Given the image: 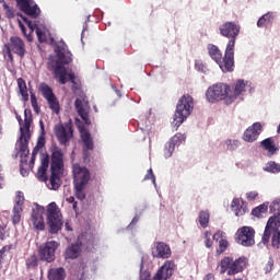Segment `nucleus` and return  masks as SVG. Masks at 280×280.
I'll return each mask as SVG.
<instances>
[{
  "label": "nucleus",
  "mask_w": 280,
  "mask_h": 280,
  "mask_svg": "<svg viewBox=\"0 0 280 280\" xmlns=\"http://www.w3.org/2000/svg\"><path fill=\"white\" fill-rule=\"evenodd\" d=\"M226 248H229V241L222 238L219 241V247L217 248V255L220 256L222 253L226 252Z\"/></svg>",
  "instance_id": "obj_39"
},
{
  "label": "nucleus",
  "mask_w": 280,
  "mask_h": 280,
  "mask_svg": "<svg viewBox=\"0 0 280 280\" xmlns=\"http://www.w3.org/2000/svg\"><path fill=\"white\" fill-rule=\"evenodd\" d=\"M21 213H23V208L13 207V215H12L13 224H19V222H21Z\"/></svg>",
  "instance_id": "obj_38"
},
{
  "label": "nucleus",
  "mask_w": 280,
  "mask_h": 280,
  "mask_svg": "<svg viewBox=\"0 0 280 280\" xmlns=\"http://www.w3.org/2000/svg\"><path fill=\"white\" fill-rule=\"evenodd\" d=\"M137 222H139V217H135L130 223V226H132V224H137Z\"/></svg>",
  "instance_id": "obj_64"
},
{
  "label": "nucleus",
  "mask_w": 280,
  "mask_h": 280,
  "mask_svg": "<svg viewBox=\"0 0 280 280\" xmlns=\"http://www.w3.org/2000/svg\"><path fill=\"white\" fill-rule=\"evenodd\" d=\"M231 207L237 218H240L246 213V208H244V206H242L240 199H237V198L233 199Z\"/></svg>",
  "instance_id": "obj_31"
},
{
  "label": "nucleus",
  "mask_w": 280,
  "mask_h": 280,
  "mask_svg": "<svg viewBox=\"0 0 280 280\" xmlns=\"http://www.w3.org/2000/svg\"><path fill=\"white\" fill-rule=\"evenodd\" d=\"M84 189H86V186L84 185H74V196L78 198V200H84L86 198V194H84Z\"/></svg>",
  "instance_id": "obj_36"
},
{
  "label": "nucleus",
  "mask_w": 280,
  "mask_h": 280,
  "mask_svg": "<svg viewBox=\"0 0 280 280\" xmlns=\"http://www.w3.org/2000/svg\"><path fill=\"white\" fill-rule=\"evenodd\" d=\"M50 172V185L56 191L60 189L62 176L65 175V153L60 147H54L51 149Z\"/></svg>",
  "instance_id": "obj_2"
},
{
  "label": "nucleus",
  "mask_w": 280,
  "mask_h": 280,
  "mask_svg": "<svg viewBox=\"0 0 280 280\" xmlns=\"http://www.w3.org/2000/svg\"><path fill=\"white\" fill-rule=\"evenodd\" d=\"M195 69H197V71H200V73H206L207 66H205V62H202V60L198 59L195 61Z\"/></svg>",
  "instance_id": "obj_46"
},
{
  "label": "nucleus",
  "mask_w": 280,
  "mask_h": 280,
  "mask_svg": "<svg viewBox=\"0 0 280 280\" xmlns=\"http://www.w3.org/2000/svg\"><path fill=\"white\" fill-rule=\"evenodd\" d=\"M82 253L80 244H71L65 252L66 259H78Z\"/></svg>",
  "instance_id": "obj_27"
},
{
  "label": "nucleus",
  "mask_w": 280,
  "mask_h": 280,
  "mask_svg": "<svg viewBox=\"0 0 280 280\" xmlns=\"http://www.w3.org/2000/svg\"><path fill=\"white\" fill-rule=\"evenodd\" d=\"M203 280H215V277H213L211 273H208Z\"/></svg>",
  "instance_id": "obj_63"
},
{
  "label": "nucleus",
  "mask_w": 280,
  "mask_h": 280,
  "mask_svg": "<svg viewBox=\"0 0 280 280\" xmlns=\"http://www.w3.org/2000/svg\"><path fill=\"white\" fill-rule=\"evenodd\" d=\"M39 91L43 97L46 98L50 110H52L55 115H58L60 113V102H58L56 94H54V90H51L47 83H40Z\"/></svg>",
  "instance_id": "obj_13"
},
{
  "label": "nucleus",
  "mask_w": 280,
  "mask_h": 280,
  "mask_svg": "<svg viewBox=\"0 0 280 280\" xmlns=\"http://www.w3.org/2000/svg\"><path fill=\"white\" fill-rule=\"evenodd\" d=\"M225 144L228 145V150H237L240 148V141L238 140H226Z\"/></svg>",
  "instance_id": "obj_45"
},
{
  "label": "nucleus",
  "mask_w": 280,
  "mask_h": 280,
  "mask_svg": "<svg viewBox=\"0 0 280 280\" xmlns=\"http://www.w3.org/2000/svg\"><path fill=\"white\" fill-rule=\"evenodd\" d=\"M39 147L36 145L34 149H33V152H32V156H35L36 158V154H38V151H39Z\"/></svg>",
  "instance_id": "obj_61"
},
{
  "label": "nucleus",
  "mask_w": 280,
  "mask_h": 280,
  "mask_svg": "<svg viewBox=\"0 0 280 280\" xmlns=\"http://www.w3.org/2000/svg\"><path fill=\"white\" fill-rule=\"evenodd\" d=\"M49 280H65V268H52L48 271Z\"/></svg>",
  "instance_id": "obj_30"
},
{
  "label": "nucleus",
  "mask_w": 280,
  "mask_h": 280,
  "mask_svg": "<svg viewBox=\"0 0 280 280\" xmlns=\"http://www.w3.org/2000/svg\"><path fill=\"white\" fill-rule=\"evenodd\" d=\"M272 21H275V15L272 13L264 14L257 22L258 27H268V25H272Z\"/></svg>",
  "instance_id": "obj_32"
},
{
  "label": "nucleus",
  "mask_w": 280,
  "mask_h": 280,
  "mask_svg": "<svg viewBox=\"0 0 280 280\" xmlns=\"http://www.w3.org/2000/svg\"><path fill=\"white\" fill-rule=\"evenodd\" d=\"M20 174L22 176H27V170H25V166H20Z\"/></svg>",
  "instance_id": "obj_60"
},
{
  "label": "nucleus",
  "mask_w": 280,
  "mask_h": 280,
  "mask_svg": "<svg viewBox=\"0 0 280 280\" xmlns=\"http://www.w3.org/2000/svg\"><path fill=\"white\" fill-rule=\"evenodd\" d=\"M280 213L279 215L270 217L262 235V244H268L271 237V246L272 248H280Z\"/></svg>",
  "instance_id": "obj_7"
},
{
  "label": "nucleus",
  "mask_w": 280,
  "mask_h": 280,
  "mask_svg": "<svg viewBox=\"0 0 280 280\" xmlns=\"http://www.w3.org/2000/svg\"><path fill=\"white\" fill-rule=\"evenodd\" d=\"M81 139L83 142V156L84 159H89V150H93L94 143L93 138L91 137V132L86 129L81 130Z\"/></svg>",
  "instance_id": "obj_23"
},
{
  "label": "nucleus",
  "mask_w": 280,
  "mask_h": 280,
  "mask_svg": "<svg viewBox=\"0 0 280 280\" xmlns=\"http://www.w3.org/2000/svg\"><path fill=\"white\" fill-rule=\"evenodd\" d=\"M74 107L75 110L78 112L79 117H81V119H83V121H89V112H86V109H84V105L82 103V100L77 98L74 102Z\"/></svg>",
  "instance_id": "obj_29"
},
{
  "label": "nucleus",
  "mask_w": 280,
  "mask_h": 280,
  "mask_svg": "<svg viewBox=\"0 0 280 280\" xmlns=\"http://www.w3.org/2000/svg\"><path fill=\"white\" fill-rule=\"evenodd\" d=\"M30 135L25 136L22 129V135L20 136V156L27 159L30 156Z\"/></svg>",
  "instance_id": "obj_25"
},
{
  "label": "nucleus",
  "mask_w": 280,
  "mask_h": 280,
  "mask_svg": "<svg viewBox=\"0 0 280 280\" xmlns=\"http://www.w3.org/2000/svg\"><path fill=\"white\" fill-rule=\"evenodd\" d=\"M35 32L39 43H45L47 40V35H45V32H43V30L37 27Z\"/></svg>",
  "instance_id": "obj_47"
},
{
  "label": "nucleus",
  "mask_w": 280,
  "mask_h": 280,
  "mask_svg": "<svg viewBox=\"0 0 280 280\" xmlns=\"http://www.w3.org/2000/svg\"><path fill=\"white\" fill-rule=\"evenodd\" d=\"M241 30L242 26L236 22H225L219 27L221 36L229 38L226 44V54L229 56H231V52L235 49V42L237 40V36H240Z\"/></svg>",
  "instance_id": "obj_8"
},
{
  "label": "nucleus",
  "mask_w": 280,
  "mask_h": 280,
  "mask_svg": "<svg viewBox=\"0 0 280 280\" xmlns=\"http://www.w3.org/2000/svg\"><path fill=\"white\" fill-rule=\"evenodd\" d=\"M49 168V154H43L42 164L37 171V178L42 183H47V170Z\"/></svg>",
  "instance_id": "obj_24"
},
{
  "label": "nucleus",
  "mask_w": 280,
  "mask_h": 280,
  "mask_svg": "<svg viewBox=\"0 0 280 280\" xmlns=\"http://www.w3.org/2000/svg\"><path fill=\"white\" fill-rule=\"evenodd\" d=\"M261 130V122H254L244 131L243 141H246L247 143H254L256 139H259Z\"/></svg>",
  "instance_id": "obj_19"
},
{
  "label": "nucleus",
  "mask_w": 280,
  "mask_h": 280,
  "mask_svg": "<svg viewBox=\"0 0 280 280\" xmlns=\"http://www.w3.org/2000/svg\"><path fill=\"white\" fill-rule=\"evenodd\" d=\"M185 139H187V137L183 133H176L175 136H173L170 139V141L166 142L165 144V149H164L165 159H170L172 154H174V150L176 149V145H180V143H183Z\"/></svg>",
  "instance_id": "obj_20"
},
{
  "label": "nucleus",
  "mask_w": 280,
  "mask_h": 280,
  "mask_svg": "<svg viewBox=\"0 0 280 280\" xmlns=\"http://www.w3.org/2000/svg\"><path fill=\"white\" fill-rule=\"evenodd\" d=\"M264 170L265 172H269L270 174H279L280 164L275 161H270L266 164V167Z\"/></svg>",
  "instance_id": "obj_34"
},
{
  "label": "nucleus",
  "mask_w": 280,
  "mask_h": 280,
  "mask_svg": "<svg viewBox=\"0 0 280 280\" xmlns=\"http://www.w3.org/2000/svg\"><path fill=\"white\" fill-rule=\"evenodd\" d=\"M2 54L4 58H8L9 62H14V56L19 58H25L27 54V48L25 46V40L19 36H11L8 44H4Z\"/></svg>",
  "instance_id": "obj_6"
},
{
  "label": "nucleus",
  "mask_w": 280,
  "mask_h": 280,
  "mask_svg": "<svg viewBox=\"0 0 280 280\" xmlns=\"http://www.w3.org/2000/svg\"><path fill=\"white\" fill-rule=\"evenodd\" d=\"M207 49L210 58H212V60L219 65L223 73L233 71L235 67V49H232L231 54L228 55L225 48L224 57H222V50H220V48L213 44H208Z\"/></svg>",
  "instance_id": "obj_3"
},
{
  "label": "nucleus",
  "mask_w": 280,
  "mask_h": 280,
  "mask_svg": "<svg viewBox=\"0 0 280 280\" xmlns=\"http://www.w3.org/2000/svg\"><path fill=\"white\" fill-rule=\"evenodd\" d=\"M0 240H5V226L0 225Z\"/></svg>",
  "instance_id": "obj_55"
},
{
  "label": "nucleus",
  "mask_w": 280,
  "mask_h": 280,
  "mask_svg": "<svg viewBox=\"0 0 280 280\" xmlns=\"http://www.w3.org/2000/svg\"><path fill=\"white\" fill-rule=\"evenodd\" d=\"M24 202H25V197L23 196V192L19 191L15 197V203L13 207H18V209H23Z\"/></svg>",
  "instance_id": "obj_42"
},
{
  "label": "nucleus",
  "mask_w": 280,
  "mask_h": 280,
  "mask_svg": "<svg viewBox=\"0 0 280 280\" xmlns=\"http://www.w3.org/2000/svg\"><path fill=\"white\" fill-rule=\"evenodd\" d=\"M262 148L265 150H268V152L275 153L277 152V148L275 147V142L272 141L271 138H267L261 142Z\"/></svg>",
  "instance_id": "obj_37"
},
{
  "label": "nucleus",
  "mask_w": 280,
  "mask_h": 280,
  "mask_svg": "<svg viewBox=\"0 0 280 280\" xmlns=\"http://www.w3.org/2000/svg\"><path fill=\"white\" fill-rule=\"evenodd\" d=\"M20 167H25V165H27V158L25 156H20Z\"/></svg>",
  "instance_id": "obj_57"
},
{
  "label": "nucleus",
  "mask_w": 280,
  "mask_h": 280,
  "mask_svg": "<svg viewBox=\"0 0 280 280\" xmlns=\"http://www.w3.org/2000/svg\"><path fill=\"white\" fill-rule=\"evenodd\" d=\"M34 163H36V156H32L28 163L30 170H34Z\"/></svg>",
  "instance_id": "obj_58"
},
{
  "label": "nucleus",
  "mask_w": 280,
  "mask_h": 280,
  "mask_svg": "<svg viewBox=\"0 0 280 280\" xmlns=\"http://www.w3.org/2000/svg\"><path fill=\"white\" fill-rule=\"evenodd\" d=\"M140 280H152L150 271H143V260L140 264Z\"/></svg>",
  "instance_id": "obj_44"
},
{
  "label": "nucleus",
  "mask_w": 280,
  "mask_h": 280,
  "mask_svg": "<svg viewBox=\"0 0 280 280\" xmlns=\"http://www.w3.org/2000/svg\"><path fill=\"white\" fill-rule=\"evenodd\" d=\"M175 270L176 264L174 260H166L153 276L152 280H167L174 275Z\"/></svg>",
  "instance_id": "obj_16"
},
{
  "label": "nucleus",
  "mask_w": 280,
  "mask_h": 280,
  "mask_svg": "<svg viewBox=\"0 0 280 280\" xmlns=\"http://www.w3.org/2000/svg\"><path fill=\"white\" fill-rule=\"evenodd\" d=\"M205 246L206 248H211V246H213V241H211V238H205Z\"/></svg>",
  "instance_id": "obj_56"
},
{
  "label": "nucleus",
  "mask_w": 280,
  "mask_h": 280,
  "mask_svg": "<svg viewBox=\"0 0 280 280\" xmlns=\"http://www.w3.org/2000/svg\"><path fill=\"white\" fill-rule=\"evenodd\" d=\"M236 242L241 246H255V229L250 226H242L236 232Z\"/></svg>",
  "instance_id": "obj_14"
},
{
  "label": "nucleus",
  "mask_w": 280,
  "mask_h": 280,
  "mask_svg": "<svg viewBox=\"0 0 280 280\" xmlns=\"http://www.w3.org/2000/svg\"><path fill=\"white\" fill-rule=\"evenodd\" d=\"M192 110L194 97L189 94L183 95L177 102L173 125L176 128H179L185 119L191 115Z\"/></svg>",
  "instance_id": "obj_5"
},
{
  "label": "nucleus",
  "mask_w": 280,
  "mask_h": 280,
  "mask_svg": "<svg viewBox=\"0 0 280 280\" xmlns=\"http://www.w3.org/2000/svg\"><path fill=\"white\" fill-rule=\"evenodd\" d=\"M198 220H199L200 226H202V229H207V226H209V220H210L209 211L201 210L199 212Z\"/></svg>",
  "instance_id": "obj_33"
},
{
  "label": "nucleus",
  "mask_w": 280,
  "mask_h": 280,
  "mask_svg": "<svg viewBox=\"0 0 280 280\" xmlns=\"http://www.w3.org/2000/svg\"><path fill=\"white\" fill-rule=\"evenodd\" d=\"M57 56L58 59L55 62H51L55 80H57L59 84H67L70 81L72 84L73 93H78V91L81 89V85L80 82L75 80V73H68L67 68H65V65H71L73 62V55L71 51H67L65 48H62L59 49Z\"/></svg>",
  "instance_id": "obj_1"
},
{
  "label": "nucleus",
  "mask_w": 280,
  "mask_h": 280,
  "mask_svg": "<svg viewBox=\"0 0 280 280\" xmlns=\"http://www.w3.org/2000/svg\"><path fill=\"white\" fill-rule=\"evenodd\" d=\"M19 93L22 96V102H30V93L27 92V82H25V79L19 78L16 80Z\"/></svg>",
  "instance_id": "obj_28"
},
{
  "label": "nucleus",
  "mask_w": 280,
  "mask_h": 280,
  "mask_svg": "<svg viewBox=\"0 0 280 280\" xmlns=\"http://www.w3.org/2000/svg\"><path fill=\"white\" fill-rule=\"evenodd\" d=\"M44 213V207H36L32 211L31 221L33 222V226L36 229V231H45V218L43 217Z\"/></svg>",
  "instance_id": "obj_21"
},
{
  "label": "nucleus",
  "mask_w": 280,
  "mask_h": 280,
  "mask_svg": "<svg viewBox=\"0 0 280 280\" xmlns=\"http://www.w3.org/2000/svg\"><path fill=\"white\" fill-rule=\"evenodd\" d=\"M20 10L31 16V19H38L40 16V9L38 4L30 2V0H15Z\"/></svg>",
  "instance_id": "obj_17"
},
{
  "label": "nucleus",
  "mask_w": 280,
  "mask_h": 280,
  "mask_svg": "<svg viewBox=\"0 0 280 280\" xmlns=\"http://www.w3.org/2000/svg\"><path fill=\"white\" fill-rule=\"evenodd\" d=\"M206 97L210 104H215V102H222V100H224L225 104L229 105V84H213L212 86L208 88L206 92Z\"/></svg>",
  "instance_id": "obj_10"
},
{
  "label": "nucleus",
  "mask_w": 280,
  "mask_h": 280,
  "mask_svg": "<svg viewBox=\"0 0 280 280\" xmlns=\"http://www.w3.org/2000/svg\"><path fill=\"white\" fill-rule=\"evenodd\" d=\"M258 196H259V192L255 190L246 192L247 200H255Z\"/></svg>",
  "instance_id": "obj_50"
},
{
  "label": "nucleus",
  "mask_w": 280,
  "mask_h": 280,
  "mask_svg": "<svg viewBox=\"0 0 280 280\" xmlns=\"http://www.w3.org/2000/svg\"><path fill=\"white\" fill-rule=\"evenodd\" d=\"M33 121H34V119L32 117V110L25 109L24 110V125L22 127H20L21 135L24 133L25 137H27V135H30V128H32Z\"/></svg>",
  "instance_id": "obj_26"
},
{
  "label": "nucleus",
  "mask_w": 280,
  "mask_h": 280,
  "mask_svg": "<svg viewBox=\"0 0 280 280\" xmlns=\"http://www.w3.org/2000/svg\"><path fill=\"white\" fill-rule=\"evenodd\" d=\"M11 246H3L1 249H0V264L3 261V255H5V253L10 252L11 250Z\"/></svg>",
  "instance_id": "obj_49"
},
{
  "label": "nucleus",
  "mask_w": 280,
  "mask_h": 280,
  "mask_svg": "<svg viewBox=\"0 0 280 280\" xmlns=\"http://www.w3.org/2000/svg\"><path fill=\"white\" fill-rule=\"evenodd\" d=\"M152 256L156 259H170L172 257V248L163 242H156L155 247L152 249Z\"/></svg>",
  "instance_id": "obj_22"
},
{
  "label": "nucleus",
  "mask_w": 280,
  "mask_h": 280,
  "mask_svg": "<svg viewBox=\"0 0 280 280\" xmlns=\"http://www.w3.org/2000/svg\"><path fill=\"white\" fill-rule=\"evenodd\" d=\"M246 266H248V259L244 256H241L234 259L231 256H225L220 260L218 270L220 275H228V277H235V275H240V272H244L246 270Z\"/></svg>",
  "instance_id": "obj_4"
},
{
  "label": "nucleus",
  "mask_w": 280,
  "mask_h": 280,
  "mask_svg": "<svg viewBox=\"0 0 280 280\" xmlns=\"http://www.w3.org/2000/svg\"><path fill=\"white\" fill-rule=\"evenodd\" d=\"M31 105L33 107L34 113L38 115V113H40V106H38V98H36V94L34 93L31 94Z\"/></svg>",
  "instance_id": "obj_41"
},
{
  "label": "nucleus",
  "mask_w": 280,
  "mask_h": 280,
  "mask_svg": "<svg viewBox=\"0 0 280 280\" xmlns=\"http://www.w3.org/2000/svg\"><path fill=\"white\" fill-rule=\"evenodd\" d=\"M268 211V203H262L252 210V215H255V218H261L262 213H266Z\"/></svg>",
  "instance_id": "obj_35"
},
{
  "label": "nucleus",
  "mask_w": 280,
  "mask_h": 280,
  "mask_svg": "<svg viewBox=\"0 0 280 280\" xmlns=\"http://www.w3.org/2000/svg\"><path fill=\"white\" fill-rule=\"evenodd\" d=\"M222 231H218L217 233L213 234V240L218 242V240H222Z\"/></svg>",
  "instance_id": "obj_54"
},
{
  "label": "nucleus",
  "mask_w": 280,
  "mask_h": 280,
  "mask_svg": "<svg viewBox=\"0 0 280 280\" xmlns=\"http://www.w3.org/2000/svg\"><path fill=\"white\" fill-rule=\"evenodd\" d=\"M211 238V231H206L203 234V240H209Z\"/></svg>",
  "instance_id": "obj_62"
},
{
  "label": "nucleus",
  "mask_w": 280,
  "mask_h": 280,
  "mask_svg": "<svg viewBox=\"0 0 280 280\" xmlns=\"http://www.w3.org/2000/svg\"><path fill=\"white\" fill-rule=\"evenodd\" d=\"M270 213H276L275 215H279L280 213V199H275L269 206Z\"/></svg>",
  "instance_id": "obj_40"
},
{
  "label": "nucleus",
  "mask_w": 280,
  "mask_h": 280,
  "mask_svg": "<svg viewBox=\"0 0 280 280\" xmlns=\"http://www.w3.org/2000/svg\"><path fill=\"white\" fill-rule=\"evenodd\" d=\"M54 132L60 145H67L73 139V122L70 120L66 124H58L55 126Z\"/></svg>",
  "instance_id": "obj_12"
},
{
  "label": "nucleus",
  "mask_w": 280,
  "mask_h": 280,
  "mask_svg": "<svg viewBox=\"0 0 280 280\" xmlns=\"http://www.w3.org/2000/svg\"><path fill=\"white\" fill-rule=\"evenodd\" d=\"M73 185L86 186L91 180V172L80 164L72 165Z\"/></svg>",
  "instance_id": "obj_15"
},
{
  "label": "nucleus",
  "mask_w": 280,
  "mask_h": 280,
  "mask_svg": "<svg viewBox=\"0 0 280 280\" xmlns=\"http://www.w3.org/2000/svg\"><path fill=\"white\" fill-rule=\"evenodd\" d=\"M0 2L2 3V8L7 14V19H14V11L12 10V8H10V5H8V3H5V0H1Z\"/></svg>",
  "instance_id": "obj_43"
},
{
  "label": "nucleus",
  "mask_w": 280,
  "mask_h": 280,
  "mask_svg": "<svg viewBox=\"0 0 280 280\" xmlns=\"http://www.w3.org/2000/svg\"><path fill=\"white\" fill-rule=\"evenodd\" d=\"M58 242L48 241L42 244L38 248V257L40 261H46L47 264H51L56 261V250H58Z\"/></svg>",
  "instance_id": "obj_11"
},
{
  "label": "nucleus",
  "mask_w": 280,
  "mask_h": 280,
  "mask_svg": "<svg viewBox=\"0 0 280 280\" xmlns=\"http://www.w3.org/2000/svg\"><path fill=\"white\" fill-rule=\"evenodd\" d=\"M62 213L60 208L56 202H51L47 207V225L49 228V233L56 235L59 231L62 230Z\"/></svg>",
  "instance_id": "obj_9"
},
{
  "label": "nucleus",
  "mask_w": 280,
  "mask_h": 280,
  "mask_svg": "<svg viewBox=\"0 0 280 280\" xmlns=\"http://www.w3.org/2000/svg\"><path fill=\"white\" fill-rule=\"evenodd\" d=\"M144 180H152V183L155 185L156 184V177L154 176V172H152V168H149L145 176Z\"/></svg>",
  "instance_id": "obj_48"
},
{
  "label": "nucleus",
  "mask_w": 280,
  "mask_h": 280,
  "mask_svg": "<svg viewBox=\"0 0 280 280\" xmlns=\"http://www.w3.org/2000/svg\"><path fill=\"white\" fill-rule=\"evenodd\" d=\"M20 27H21V31H22V34H24V36L27 38L28 43H32V40H34L32 38V35H27V33L25 32V26L20 22Z\"/></svg>",
  "instance_id": "obj_52"
},
{
  "label": "nucleus",
  "mask_w": 280,
  "mask_h": 280,
  "mask_svg": "<svg viewBox=\"0 0 280 280\" xmlns=\"http://www.w3.org/2000/svg\"><path fill=\"white\" fill-rule=\"evenodd\" d=\"M272 266H275V261L269 260L265 267L266 272H271L272 271Z\"/></svg>",
  "instance_id": "obj_53"
},
{
  "label": "nucleus",
  "mask_w": 280,
  "mask_h": 280,
  "mask_svg": "<svg viewBox=\"0 0 280 280\" xmlns=\"http://www.w3.org/2000/svg\"><path fill=\"white\" fill-rule=\"evenodd\" d=\"M37 147H38L39 149L45 147V139H44V138H40V139L37 141Z\"/></svg>",
  "instance_id": "obj_59"
},
{
  "label": "nucleus",
  "mask_w": 280,
  "mask_h": 280,
  "mask_svg": "<svg viewBox=\"0 0 280 280\" xmlns=\"http://www.w3.org/2000/svg\"><path fill=\"white\" fill-rule=\"evenodd\" d=\"M246 92V82L237 80L232 86L229 85L228 106L233 104L242 93Z\"/></svg>",
  "instance_id": "obj_18"
},
{
  "label": "nucleus",
  "mask_w": 280,
  "mask_h": 280,
  "mask_svg": "<svg viewBox=\"0 0 280 280\" xmlns=\"http://www.w3.org/2000/svg\"><path fill=\"white\" fill-rule=\"evenodd\" d=\"M27 266H38V258H36L35 255L31 256V258L28 259Z\"/></svg>",
  "instance_id": "obj_51"
}]
</instances>
